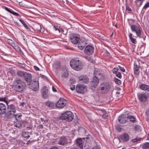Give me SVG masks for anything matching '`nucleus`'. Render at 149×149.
<instances>
[{
  "label": "nucleus",
  "mask_w": 149,
  "mask_h": 149,
  "mask_svg": "<svg viewBox=\"0 0 149 149\" xmlns=\"http://www.w3.org/2000/svg\"><path fill=\"white\" fill-rule=\"evenodd\" d=\"M33 126L32 125H30L29 126L27 127V129L28 130H31L32 129Z\"/></svg>",
  "instance_id": "56"
},
{
  "label": "nucleus",
  "mask_w": 149,
  "mask_h": 149,
  "mask_svg": "<svg viewBox=\"0 0 149 149\" xmlns=\"http://www.w3.org/2000/svg\"><path fill=\"white\" fill-rule=\"evenodd\" d=\"M14 23L15 24L18 26H20V25L19 24L16 22H14Z\"/></svg>",
  "instance_id": "62"
},
{
  "label": "nucleus",
  "mask_w": 149,
  "mask_h": 149,
  "mask_svg": "<svg viewBox=\"0 0 149 149\" xmlns=\"http://www.w3.org/2000/svg\"><path fill=\"white\" fill-rule=\"evenodd\" d=\"M141 139V138H136L135 139H132L131 140V142H132L133 143H134L136 142H138L139 141H140Z\"/></svg>",
  "instance_id": "39"
},
{
  "label": "nucleus",
  "mask_w": 149,
  "mask_h": 149,
  "mask_svg": "<svg viewBox=\"0 0 149 149\" xmlns=\"http://www.w3.org/2000/svg\"><path fill=\"white\" fill-rule=\"evenodd\" d=\"M139 88L142 90L149 91V86L145 84H142L139 85Z\"/></svg>",
  "instance_id": "25"
},
{
  "label": "nucleus",
  "mask_w": 149,
  "mask_h": 149,
  "mask_svg": "<svg viewBox=\"0 0 149 149\" xmlns=\"http://www.w3.org/2000/svg\"><path fill=\"white\" fill-rule=\"evenodd\" d=\"M126 9L127 10L130 11H132V10L128 6H126Z\"/></svg>",
  "instance_id": "51"
},
{
  "label": "nucleus",
  "mask_w": 149,
  "mask_h": 149,
  "mask_svg": "<svg viewBox=\"0 0 149 149\" xmlns=\"http://www.w3.org/2000/svg\"><path fill=\"white\" fill-rule=\"evenodd\" d=\"M13 115L15 117V119L16 120H17V117L18 118H19L21 117L22 116V115H21V114H20L19 115H18V114H13Z\"/></svg>",
  "instance_id": "47"
},
{
  "label": "nucleus",
  "mask_w": 149,
  "mask_h": 149,
  "mask_svg": "<svg viewBox=\"0 0 149 149\" xmlns=\"http://www.w3.org/2000/svg\"><path fill=\"white\" fill-rule=\"evenodd\" d=\"M25 80L28 84H30L32 81V75L31 73L26 72L24 77Z\"/></svg>",
  "instance_id": "14"
},
{
  "label": "nucleus",
  "mask_w": 149,
  "mask_h": 149,
  "mask_svg": "<svg viewBox=\"0 0 149 149\" xmlns=\"http://www.w3.org/2000/svg\"><path fill=\"white\" fill-rule=\"evenodd\" d=\"M93 80L91 81L90 85L91 88L93 89L96 88L98 86L99 81L98 78L93 76L92 79Z\"/></svg>",
  "instance_id": "7"
},
{
  "label": "nucleus",
  "mask_w": 149,
  "mask_h": 149,
  "mask_svg": "<svg viewBox=\"0 0 149 149\" xmlns=\"http://www.w3.org/2000/svg\"><path fill=\"white\" fill-rule=\"evenodd\" d=\"M34 27L38 31H41V27L40 25L37 24Z\"/></svg>",
  "instance_id": "36"
},
{
  "label": "nucleus",
  "mask_w": 149,
  "mask_h": 149,
  "mask_svg": "<svg viewBox=\"0 0 149 149\" xmlns=\"http://www.w3.org/2000/svg\"><path fill=\"white\" fill-rule=\"evenodd\" d=\"M6 97H0V101H4L5 102L7 105H8V102L7 101H6Z\"/></svg>",
  "instance_id": "40"
},
{
  "label": "nucleus",
  "mask_w": 149,
  "mask_h": 149,
  "mask_svg": "<svg viewBox=\"0 0 149 149\" xmlns=\"http://www.w3.org/2000/svg\"><path fill=\"white\" fill-rule=\"evenodd\" d=\"M79 81L84 84H87L89 82V79L85 75L81 76L79 77Z\"/></svg>",
  "instance_id": "18"
},
{
  "label": "nucleus",
  "mask_w": 149,
  "mask_h": 149,
  "mask_svg": "<svg viewBox=\"0 0 149 149\" xmlns=\"http://www.w3.org/2000/svg\"><path fill=\"white\" fill-rule=\"evenodd\" d=\"M93 74L94 75L93 76H95V77H97L98 79L99 78L103 79L104 78L103 74L100 71L97 70H94Z\"/></svg>",
  "instance_id": "22"
},
{
  "label": "nucleus",
  "mask_w": 149,
  "mask_h": 149,
  "mask_svg": "<svg viewBox=\"0 0 149 149\" xmlns=\"http://www.w3.org/2000/svg\"><path fill=\"white\" fill-rule=\"evenodd\" d=\"M83 139L79 138L75 141L76 145L79 146L81 149H83Z\"/></svg>",
  "instance_id": "21"
},
{
  "label": "nucleus",
  "mask_w": 149,
  "mask_h": 149,
  "mask_svg": "<svg viewBox=\"0 0 149 149\" xmlns=\"http://www.w3.org/2000/svg\"><path fill=\"white\" fill-rule=\"evenodd\" d=\"M111 86L109 82H104L100 85V88L103 93H105L109 90Z\"/></svg>",
  "instance_id": "4"
},
{
  "label": "nucleus",
  "mask_w": 149,
  "mask_h": 149,
  "mask_svg": "<svg viewBox=\"0 0 149 149\" xmlns=\"http://www.w3.org/2000/svg\"><path fill=\"white\" fill-rule=\"evenodd\" d=\"M149 7V3H147L144 6L143 8L146 9L147 8Z\"/></svg>",
  "instance_id": "49"
},
{
  "label": "nucleus",
  "mask_w": 149,
  "mask_h": 149,
  "mask_svg": "<svg viewBox=\"0 0 149 149\" xmlns=\"http://www.w3.org/2000/svg\"><path fill=\"white\" fill-rule=\"evenodd\" d=\"M24 104V102H21L20 104V106H23Z\"/></svg>",
  "instance_id": "64"
},
{
  "label": "nucleus",
  "mask_w": 149,
  "mask_h": 149,
  "mask_svg": "<svg viewBox=\"0 0 149 149\" xmlns=\"http://www.w3.org/2000/svg\"><path fill=\"white\" fill-rule=\"evenodd\" d=\"M13 86L16 92H21L26 89V85L25 83L22 80L17 78L14 80Z\"/></svg>",
  "instance_id": "1"
},
{
  "label": "nucleus",
  "mask_w": 149,
  "mask_h": 149,
  "mask_svg": "<svg viewBox=\"0 0 149 149\" xmlns=\"http://www.w3.org/2000/svg\"><path fill=\"white\" fill-rule=\"evenodd\" d=\"M78 43V47L81 50L83 49L87 44L85 40L81 39H80Z\"/></svg>",
  "instance_id": "17"
},
{
  "label": "nucleus",
  "mask_w": 149,
  "mask_h": 149,
  "mask_svg": "<svg viewBox=\"0 0 149 149\" xmlns=\"http://www.w3.org/2000/svg\"><path fill=\"white\" fill-rule=\"evenodd\" d=\"M74 115L70 111H66L61 114L59 117L60 119L71 121L73 119Z\"/></svg>",
  "instance_id": "3"
},
{
  "label": "nucleus",
  "mask_w": 149,
  "mask_h": 149,
  "mask_svg": "<svg viewBox=\"0 0 149 149\" xmlns=\"http://www.w3.org/2000/svg\"><path fill=\"white\" fill-rule=\"evenodd\" d=\"M129 36L131 42L134 44H136L137 42L136 40L132 37V34L130 33L129 34Z\"/></svg>",
  "instance_id": "28"
},
{
  "label": "nucleus",
  "mask_w": 149,
  "mask_h": 149,
  "mask_svg": "<svg viewBox=\"0 0 149 149\" xmlns=\"http://www.w3.org/2000/svg\"><path fill=\"white\" fill-rule=\"evenodd\" d=\"M114 80L116 83L118 85H120L121 84V81L117 78H115Z\"/></svg>",
  "instance_id": "38"
},
{
  "label": "nucleus",
  "mask_w": 149,
  "mask_h": 149,
  "mask_svg": "<svg viewBox=\"0 0 149 149\" xmlns=\"http://www.w3.org/2000/svg\"><path fill=\"white\" fill-rule=\"evenodd\" d=\"M7 41L8 44H10V45L13 42V41L10 39H8Z\"/></svg>",
  "instance_id": "48"
},
{
  "label": "nucleus",
  "mask_w": 149,
  "mask_h": 149,
  "mask_svg": "<svg viewBox=\"0 0 149 149\" xmlns=\"http://www.w3.org/2000/svg\"><path fill=\"white\" fill-rule=\"evenodd\" d=\"M22 136L25 138H29L30 137L29 133L28 132H24L22 133Z\"/></svg>",
  "instance_id": "32"
},
{
  "label": "nucleus",
  "mask_w": 149,
  "mask_h": 149,
  "mask_svg": "<svg viewBox=\"0 0 149 149\" xmlns=\"http://www.w3.org/2000/svg\"><path fill=\"white\" fill-rule=\"evenodd\" d=\"M54 29H55V31L58 30V31L59 33H60L61 32L60 30L59 29H58V28L56 27L55 26H54Z\"/></svg>",
  "instance_id": "59"
},
{
  "label": "nucleus",
  "mask_w": 149,
  "mask_h": 149,
  "mask_svg": "<svg viewBox=\"0 0 149 149\" xmlns=\"http://www.w3.org/2000/svg\"><path fill=\"white\" fill-rule=\"evenodd\" d=\"M139 100L141 102H145L149 97V93L148 92L139 93L137 94Z\"/></svg>",
  "instance_id": "5"
},
{
  "label": "nucleus",
  "mask_w": 149,
  "mask_h": 149,
  "mask_svg": "<svg viewBox=\"0 0 149 149\" xmlns=\"http://www.w3.org/2000/svg\"><path fill=\"white\" fill-rule=\"evenodd\" d=\"M118 67L120 69L121 71L123 72H125V69L123 67H122L120 65H118Z\"/></svg>",
  "instance_id": "46"
},
{
  "label": "nucleus",
  "mask_w": 149,
  "mask_h": 149,
  "mask_svg": "<svg viewBox=\"0 0 149 149\" xmlns=\"http://www.w3.org/2000/svg\"><path fill=\"white\" fill-rule=\"evenodd\" d=\"M18 63L20 64L21 65L20 66L22 68H24L25 66V65L24 64L21 63Z\"/></svg>",
  "instance_id": "55"
},
{
  "label": "nucleus",
  "mask_w": 149,
  "mask_h": 149,
  "mask_svg": "<svg viewBox=\"0 0 149 149\" xmlns=\"http://www.w3.org/2000/svg\"><path fill=\"white\" fill-rule=\"evenodd\" d=\"M26 72H25L24 71H19L17 72V75L19 77H24V74L26 73Z\"/></svg>",
  "instance_id": "34"
},
{
  "label": "nucleus",
  "mask_w": 149,
  "mask_h": 149,
  "mask_svg": "<svg viewBox=\"0 0 149 149\" xmlns=\"http://www.w3.org/2000/svg\"><path fill=\"white\" fill-rule=\"evenodd\" d=\"M62 77L65 78H67L68 76V73L67 70H64L62 72Z\"/></svg>",
  "instance_id": "30"
},
{
  "label": "nucleus",
  "mask_w": 149,
  "mask_h": 149,
  "mask_svg": "<svg viewBox=\"0 0 149 149\" xmlns=\"http://www.w3.org/2000/svg\"><path fill=\"white\" fill-rule=\"evenodd\" d=\"M70 64L71 67L76 70H81L83 68L82 62L77 59H72L70 61Z\"/></svg>",
  "instance_id": "2"
},
{
  "label": "nucleus",
  "mask_w": 149,
  "mask_h": 149,
  "mask_svg": "<svg viewBox=\"0 0 149 149\" xmlns=\"http://www.w3.org/2000/svg\"><path fill=\"white\" fill-rule=\"evenodd\" d=\"M28 84L30 86L31 89L34 91H36L39 89V85L38 81H32L31 84Z\"/></svg>",
  "instance_id": "11"
},
{
  "label": "nucleus",
  "mask_w": 149,
  "mask_h": 149,
  "mask_svg": "<svg viewBox=\"0 0 149 149\" xmlns=\"http://www.w3.org/2000/svg\"><path fill=\"white\" fill-rule=\"evenodd\" d=\"M11 45L15 49H17V47H18V46L15 44V43L13 42Z\"/></svg>",
  "instance_id": "41"
},
{
  "label": "nucleus",
  "mask_w": 149,
  "mask_h": 149,
  "mask_svg": "<svg viewBox=\"0 0 149 149\" xmlns=\"http://www.w3.org/2000/svg\"><path fill=\"white\" fill-rule=\"evenodd\" d=\"M141 126L139 125H136L135 126L134 129L136 130L139 131L141 130Z\"/></svg>",
  "instance_id": "42"
},
{
  "label": "nucleus",
  "mask_w": 149,
  "mask_h": 149,
  "mask_svg": "<svg viewBox=\"0 0 149 149\" xmlns=\"http://www.w3.org/2000/svg\"><path fill=\"white\" fill-rule=\"evenodd\" d=\"M11 13L14 15H15L16 16H19V14H18V13H17L16 12H14L12 11Z\"/></svg>",
  "instance_id": "50"
},
{
  "label": "nucleus",
  "mask_w": 149,
  "mask_h": 149,
  "mask_svg": "<svg viewBox=\"0 0 149 149\" xmlns=\"http://www.w3.org/2000/svg\"><path fill=\"white\" fill-rule=\"evenodd\" d=\"M118 120L120 123H125L127 120V117H125L123 116L122 115L118 117Z\"/></svg>",
  "instance_id": "23"
},
{
  "label": "nucleus",
  "mask_w": 149,
  "mask_h": 149,
  "mask_svg": "<svg viewBox=\"0 0 149 149\" xmlns=\"http://www.w3.org/2000/svg\"><path fill=\"white\" fill-rule=\"evenodd\" d=\"M92 149H100V147L98 146L94 147Z\"/></svg>",
  "instance_id": "61"
},
{
  "label": "nucleus",
  "mask_w": 149,
  "mask_h": 149,
  "mask_svg": "<svg viewBox=\"0 0 149 149\" xmlns=\"http://www.w3.org/2000/svg\"><path fill=\"white\" fill-rule=\"evenodd\" d=\"M45 104L47 106L52 109L54 107L55 104L53 102L48 101L46 102Z\"/></svg>",
  "instance_id": "27"
},
{
  "label": "nucleus",
  "mask_w": 149,
  "mask_h": 149,
  "mask_svg": "<svg viewBox=\"0 0 149 149\" xmlns=\"http://www.w3.org/2000/svg\"><path fill=\"white\" fill-rule=\"evenodd\" d=\"M135 3L136 6L137 7H139L141 5L142 3L139 0H136Z\"/></svg>",
  "instance_id": "37"
},
{
  "label": "nucleus",
  "mask_w": 149,
  "mask_h": 149,
  "mask_svg": "<svg viewBox=\"0 0 149 149\" xmlns=\"http://www.w3.org/2000/svg\"><path fill=\"white\" fill-rule=\"evenodd\" d=\"M118 69L117 68H114L112 70V72L113 73L116 74L117 73L118 71Z\"/></svg>",
  "instance_id": "43"
},
{
  "label": "nucleus",
  "mask_w": 149,
  "mask_h": 149,
  "mask_svg": "<svg viewBox=\"0 0 149 149\" xmlns=\"http://www.w3.org/2000/svg\"><path fill=\"white\" fill-rule=\"evenodd\" d=\"M25 122V121H17L16 123H14V126L17 128H21L22 127V124Z\"/></svg>",
  "instance_id": "26"
},
{
  "label": "nucleus",
  "mask_w": 149,
  "mask_h": 149,
  "mask_svg": "<svg viewBox=\"0 0 149 149\" xmlns=\"http://www.w3.org/2000/svg\"><path fill=\"white\" fill-rule=\"evenodd\" d=\"M131 28L132 31L135 32L138 36L141 38V28L140 26L133 25L131 26Z\"/></svg>",
  "instance_id": "6"
},
{
  "label": "nucleus",
  "mask_w": 149,
  "mask_h": 149,
  "mask_svg": "<svg viewBox=\"0 0 149 149\" xmlns=\"http://www.w3.org/2000/svg\"><path fill=\"white\" fill-rule=\"evenodd\" d=\"M7 109V114L9 115H11L12 113L11 112H13L15 113L16 112V108L14 105L13 104H11L9 105L8 104Z\"/></svg>",
  "instance_id": "12"
},
{
  "label": "nucleus",
  "mask_w": 149,
  "mask_h": 149,
  "mask_svg": "<svg viewBox=\"0 0 149 149\" xmlns=\"http://www.w3.org/2000/svg\"><path fill=\"white\" fill-rule=\"evenodd\" d=\"M4 8L7 11H8L10 13H11L12 11H11L10 9H9L7 7H5Z\"/></svg>",
  "instance_id": "52"
},
{
  "label": "nucleus",
  "mask_w": 149,
  "mask_h": 149,
  "mask_svg": "<svg viewBox=\"0 0 149 149\" xmlns=\"http://www.w3.org/2000/svg\"><path fill=\"white\" fill-rule=\"evenodd\" d=\"M94 48L91 46H87L84 49L85 53L87 54L90 55L92 54L94 51Z\"/></svg>",
  "instance_id": "15"
},
{
  "label": "nucleus",
  "mask_w": 149,
  "mask_h": 149,
  "mask_svg": "<svg viewBox=\"0 0 149 149\" xmlns=\"http://www.w3.org/2000/svg\"><path fill=\"white\" fill-rule=\"evenodd\" d=\"M6 111V107L5 105L3 103H0V114H4Z\"/></svg>",
  "instance_id": "24"
},
{
  "label": "nucleus",
  "mask_w": 149,
  "mask_h": 149,
  "mask_svg": "<svg viewBox=\"0 0 149 149\" xmlns=\"http://www.w3.org/2000/svg\"><path fill=\"white\" fill-rule=\"evenodd\" d=\"M39 129H43V126L42 124L39 125L38 126Z\"/></svg>",
  "instance_id": "57"
},
{
  "label": "nucleus",
  "mask_w": 149,
  "mask_h": 149,
  "mask_svg": "<svg viewBox=\"0 0 149 149\" xmlns=\"http://www.w3.org/2000/svg\"><path fill=\"white\" fill-rule=\"evenodd\" d=\"M68 140L67 137L62 136L59 137L58 143L62 146H66L68 143Z\"/></svg>",
  "instance_id": "9"
},
{
  "label": "nucleus",
  "mask_w": 149,
  "mask_h": 149,
  "mask_svg": "<svg viewBox=\"0 0 149 149\" xmlns=\"http://www.w3.org/2000/svg\"><path fill=\"white\" fill-rule=\"evenodd\" d=\"M52 89L53 91H54V92H56L57 91V90L56 88H55L54 86H52Z\"/></svg>",
  "instance_id": "60"
},
{
  "label": "nucleus",
  "mask_w": 149,
  "mask_h": 149,
  "mask_svg": "<svg viewBox=\"0 0 149 149\" xmlns=\"http://www.w3.org/2000/svg\"><path fill=\"white\" fill-rule=\"evenodd\" d=\"M140 64L138 62H134V70L135 74L138 75L140 71L139 68L140 67Z\"/></svg>",
  "instance_id": "19"
},
{
  "label": "nucleus",
  "mask_w": 149,
  "mask_h": 149,
  "mask_svg": "<svg viewBox=\"0 0 149 149\" xmlns=\"http://www.w3.org/2000/svg\"><path fill=\"white\" fill-rule=\"evenodd\" d=\"M116 76L118 78L121 79L122 78V76L121 73L120 72H117L116 74Z\"/></svg>",
  "instance_id": "44"
},
{
  "label": "nucleus",
  "mask_w": 149,
  "mask_h": 149,
  "mask_svg": "<svg viewBox=\"0 0 149 149\" xmlns=\"http://www.w3.org/2000/svg\"><path fill=\"white\" fill-rule=\"evenodd\" d=\"M19 20L21 22L22 24L25 28L29 30L30 31H31V29H30L29 26L23 20L21 19H19Z\"/></svg>",
  "instance_id": "33"
},
{
  "label": "nucleus",
  "mask_w": 149,
  "mask_h": 149,
  "mask_svg": "<svg viewBox=\"0 0 149 149\" xmlns=\"http://www.w3.org/2000/svg\"><path fill=\"white\" fill-rule=\"evenodd\" d=\"M129 119L130 122L134 123L136 122L135 118L132 116H128L127 117V119Z\"/></svg>",
  "instance_id": "31"
},
{
  "label": "nucleus",
  "mask_w": 149,
  "mask_h": 149,
  "mask_svg": "<svg viewBox=\"0 0 149 149\" xmlns=\"http://www.w3.org/2000/svg\"><path fill=\"white\" fill-rule=\"evenodd\" d=\"M54 67L57 70H59L61 68V63L60 62H57L54 65Z\"/></svg>",
  "instance_id": "29"
},
{
  "label": "nucleus",
  "mask_w": 149,
  "mask_h": 149,
  "mask_svg": "<svg viewBox=\"0 0 149 149\" xmlns=\"http://www.w3.org/2000/svg\"><path fill=\"white\" fill-rule=\"evenodd\" d=\"M76 91L77 93H83L87 91L86 87L84 85L78 84L76 86Z\"/></svg>",
  "instance_id": "10"
},
{
  "label": "nucleus",
  "mask_w": 149,
  "mask_h": 149,
  "mask_svg": "<svg viewBox=\"0 0 149 149\" xmlns=\"http://www.w3.org/2000/svg\"><path fill=\"white\" fill-rule=\"evenodd\" d=\"M66 100L63 98H61L55 104L56 107L60 108L64 107L66 104Z\"/></svg>",
  "instance_id": "8"
},
{
  "label": "nucleus",
  "mask_w": 149,
  "mask_h": 149,
  "mask_svg": "<svg viewBox=\"0 0 149 149\" xmlns=\"http://www.w3.org/2000/svg\"><path fill=\"white\" fill-rule=\"evenodd\" d=\"M146 113L147 115V117L149 118V108L148 109V110L146 111Z\"/></svg>",
  "instance_id": "53"
},
{
  "label": "nucleus",
  "mask_w": 149,
  "mask_h": 149,
  "mask_svg": "<svg viewBox=\"0 0 149 149\" xmlns=\"http://www.w3.org/2000/svg\"><path fill=\"white\" fill-rule=\"evenodd\" d=\"M142 148L143 149H149V143L146 142L142 144Z\"/></svg>",
  "instance_id": "35"
},
{
  "label": "nucleus",
  "mask_w": 149,
  "mask_h": 149,
  "mask_svg": "<svg viewBox=\"0 0 149 149\" xmlns=\"http://www.w3.org/2000/svg\"><path fill=\"white\" fill-rule=\"evenodd\" d=\"M75 88V87L74 86H73V85L70 86V89L72 91H73L74 90Z\"/></svg>",
  "instance_id": "54"
},
{
  "label": "nucleus",
  "mask_w": 149,
  "mask_h": 149,
  "mask_svg": "<svg viewBox=\"0 0 149 149\" xmlns=\"http://www.w3.org/2000/svg\"><path fill=\"white\" fill-rule=\"evenodd\" d=\"M119 138L124 142H126L129 139V136L128 134L126 133H124L122 135L119 136Z\"/></svg>",
  "instance_id": "20"
},
{
  "label": "nucleus",
  "mask_w": 149,
  "mask_h": 149,
  "mask_svg": "<svg viewBox=\"0 0 149 149\" xmlns=\"http://www.w3.org/2000/svg\"><path fill=\"white\" fill-rule=\"evenodd\" d=\"M34 69L36 71H39L40 70L39 68L36 66H34Z\"/></svg>",
  "instance_id": "58"
},
{
  "label": "nucleus",
  "mask_w": 149,
  "mask_h": 149,
  "mask_svg": "<svg viewBox=\"0 0 149 149\" xmlns=\"http://www.w3.org/2000/svg\"><path fill=\"white\" fill-rule=\"evenodd\" d=\"M70 39L71 42L74 44H76L78 43L80 38L75 35H72L70 36Z\"/></svg>",
  "instance_id": "16"
},
{
  "label": "nucleus",
  "mask_w": 149,
  "mask_h": 149,
  "mask_svg": "<svg viewBox=\"0 0 149 149\" xmlns=\"http://www.w3.org/2000/svg\"><path fill=\"white\" fill-rule=\"evenodd\" d=\"M17 50H18L19 52H22V50L20 48V47L18 46V47H17Z\"/></svg>",
  "instance_id": "63"
},
{
  "label": "nucleus",
  "mask_w": 149,
  "mask_h": 149,
  "mask_svg": "<svg viewBox=\"0 0 149 149\" xmlns=\"http://www.w3.org/2000/svg\"><path fill=\"white\" fill-rule=\"evenodd\" d=\"M116 130L119 132H120L121 131V128L120 126L119 125H117L116 126Z\"/></svg>",
  "instance_id": "45"
},
{
  "label": "nucleus",
  "mask_w": 149,
  "mask_h": 149,
  "mask_svg": "<svg viewBox=\"0 0 149 149\" xmlns=\"http://www.w3.org/2000/svg\"><path fill=\"white\" fill-rule=\"evenodd\" d=\"M48 90L46 86H44L41 89V94L44 98H47L48 96Z\"/></svg>",
  "instance_id": "13"
}]
</instances>
